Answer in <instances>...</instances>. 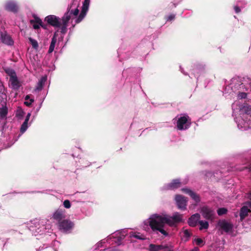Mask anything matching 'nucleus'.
<instances>
[{
    "instance_id": "28",
    "label": "nucleus",
    "mask_w": 251,
    "mask_h": 251,
    "mask_svg": "<svg viewBox=\"0 0 251 251\" xmlns=\"http://www.w3.org/2000/svg\"><path fill=\"white\" fill-rule=\"evenodd\" d=\"M28 121H27V119H25V121L23 123V124L21 126V128H20V132L22 133H24L27 128V124H28Z\"/></svg>"
},
{
    "instance_id": "7",
    "label": "nucleus",
    "mask_w": 251,
    "mask_h": 251,
    "mask_svg": "<svg viewBox=\"0 0 251 251\" xmlns=\"http://www.w3.org/2000/svg\"><path fill=\"white\" fill-rule=\"evenodd\" d=\"M89 3L90 0H84L83 1L81 12L78 18L75 20V23L76 24L79 23L85 17L88 10Z\"/></svg>"
},
{
    "instance_id": "18",
    "label": "nucleus",
    "mask_w": 251,
    "mask_h": 251,
    "mask_svg": "<svg viewBox=\"0 0 251 251\" xmlns=\"http://www.w3.org/2000/svg\"><path fill=\"white\" fill-rule=\"evenodd\" d=\"M64 217V211L61 209L56 210L52 216L53 219L58 221L59 222L61 221Z\"/></svg>"
},
{
    "instance_id": "31",
    "label": "nucleus",
    "mask_w": 251,
    "mask_h": 251,
    "mask_svg": "<svg viewBox=\"0 0 251 251\" xmlns=\"http://www.w3.org/2000/svg\"><path fill=\"white\" fill-rule=\"evenodd\" d=\"M28 40L31 44L32 48L36 50L38 48V43L37 41L31 37H29Z\"/></svg>"
},
{
    "instance_id": "47",
    "label": "nucleus",
    "mask_w": 251,
    "mask_h": 251,
    "mask_svg": "<svg viewBox=\"0 0 251 251\" xmlns=\"http://www.w3.org/2000/svg\"><path fill=\"white\" fill-rule=\"evenodd\" d=\"M180 70L181 72L183 74H184L185 75H187V74H185L184 72H183V69H182L181 67H180Z\"/></svg>"
},
{
    "instance_id": "12",
    "label": "nucleus",
    "mask_w": 251,
    "mask_h": 251,
    "mask_svg": "<svg viewBox=\"0 0 251 251\" xmlns=\"http://www.w3.org/2000/svg\"><path fill=\"white\" fill-rule=\"evenodd\" d=\"M201 213L203 217L208 220L212 219L214 215V210L206 206L201 208Z\"/></svg>"
},
{
    "instance_id": "27",
    "label": "nucleus",
    "mask_w": 251,
    "mask_h": 251,
    "mask_svg": "<svg viewBox=\"0 0 251 251\" xmlns=\"http://www.w3.org/2000/svg\"><path fill=\"white\" fill-rule=\"evenodd\" d=\"M8 109L6 106L4 107H0V117L1 118H4L7 114Z\"/></svg>"
},
{
    "instance_id": "16",
    "label": "nucleus",
    "mask_w": 251,
    "mask_h": 251,
    "mask_svg": "<svg viewBox=\"0 0 251 251\" xmlns=\"http://www.w3.org/2000/svg\"><path fill=\"white\" fill-rule=\"evenodd\" d=\"M182 191L184 193L189 195L195 202H198L200 201L199 196L191 190L187 188H184L182 189Z\"/></svg>"
},
{
    "instance_id": "14",
    "label": "nucleus",
    "mask_w": 251,
    "mask_h": 251,
    "mask_svg": "<svg viewBox=\"0 0 251 251\" xmlns=\"http://www.w3.org/2000/svg\"><path fill=\"white\" fill-rule=\"evenodd\" d=\"M0 39L2 43L4 44L11 46L13 45L14 41L11 36L7 34L6 32H1Z\"/></svg>"
},
{
    "instance_id": "51",
    "label": "nucleus",
    "mask_w": 251,
    "mask_h": 251,
    "mask_svg": "<svg viewBox=\"0 0 251 251\" xmlns=\"http://www.w3.org/2000/svg\"><path fill=\"white\" fill-rule=\"evenodd\" d=\"M249 197H250V199L251 200V192L250 193Z\"/></svg>"
},
{
    "instance_id": "34",
    "label": "nucleus",
    "mask_w": 251,
    "mask_h": 251,
    "mask_svg": "<svg viewBox=\"0 0 251 251\" xmlns=\"http://www.w3.org/2000/svg\"><path fill=\"white\" fill-rule=\"evenodd\" d=\"M194 241L199 246H203L204 244V242L201 238H195Z\"/></svg>"
},
{
    "instance_id": "50",
    "label": "nucleus",
    "mask_w": 251,
    "mask_h": 251,
    "mask_svg": "<svg viewBox=\"0 0 251 251\" xmlns=\"http://www.w3.org/2000/svg\"><path fill=\"white\" fill-rule=\"evenodd\" d=\"M248 169H249V171H251V165L250 166V167H249V168H248Z\"/></svg>"
},
{
    "instance_id": "45",
    "label": "nucleus",
    "mask_w": 251,
    "mask_h": 251,
    "mask_svg": "<svg viewBox=\"0 0 251 251\" xmlns=\"http://www.w3.org/2000/svg\"><path fill=\"white\" fill-rule=\"evenodd\" d=\"M199 251V249L197 247H195L192 250H191V251Z\"/></svg>"
},
{
    "instance_id": "43",
    "label": "nucleus",
    "mask_w": 251,
    "mask_h": 251,
    "mask_svg": "<svg viewBox=\"0 0 251 251\" xmlns=\"http://www.w3.org/2000/svg\"><path fill=\"white\" fill-rule=\"evenodd\" d=\"M30 116H31V114L30 113H28L27 115L26 116L25 119H27V121H29Z\"/></svg>"
},
{
    "instance_id": "23",
    "label": "nucleus",
    "mask_w": 251,
    "mask_h": 251,
    "mask_svg": "<svg viewBox=\"0 0 251 251\" xmlns=\"http://www.w3.org/2000/svg\"><path fill=\"white\" fill-rule=\"evenodd\" d=\"M46 77H42L39 81L36 90L40 91L42 89L43 85L46 81Z\"/></svg>"
},
{
    "instance_id": "33",
    "label": "nucleus",
    "mask_w": 251,
    "mask_h": 251,
    "mask_svg": "<svg viewBox=\"0 0 251 251\" xmlns=\"http://www.w3.org/2000/svg\"><path fill=\"white\" fill-rule=\"evenodd\" d=\"M227 211V210L226 208H220L218 209L217 213L219 215L221 216V215H222L223 214L226 213Z\"/></svg>"
},
{
    "instance_id": "29",
    "label": "nucleus",
    "mask_w": 251,
    "mask_h": 251,
    "mask_svg": "<svg viewBox=\"0 0 251 251\" xmlns=\"http://www.w3.org/2000/svg\"><path fill=\"white\" fill-rule=\"evenodd\" d=\"M182 220V216L178 213H174V224L176 222H179Z\"/></svg>"
},
{
    "instance_id": "26",
    "label": "nucleus",
    "mask_w": 251,
    "mask_h": 251,
    "mask_svg": "<svg viewBox=\"0 0 251 251\" xmlns=\"http://www.w3.org/2000/svg\"><path fill=\"white\" fill-rule=\"evenodd\" d=\"M25 99V101L24 102V104L28 107L30 106L32 103L34 101L33 99L30 98V95H26Z\"/></svg>"
},
{
    "instance_id": "48",
    "label": "nucleus",
    "mask_w": 251,
    "mask_h": 251,
    "mask_svg": "<svg viewBox=\"0 0 251 251\" xmlns=\"http://www.w3.org/2000/svg\"><path fill=\"white\" fill-rule=\"evenodd\" d=\"M23 114H24V112H23V111H21L19 113V114H18V115L21 116H22Z\"/></svg>"
},
{
    "instance_id": "39",
    "label": "nucleus",
    "mask_w": 251,
    "mask_h": 251,
    "mask_svg": "<svg viewBox=\"0 0 251 251\" xmlns=\"http://www.w3.org/2000/svg\"><path fill=\"white\" fill-rule=\"evenodd\" d=\"M61 32L63 34H65L67 30V25L61 24Z\"/></svg>"
},
{
    "instance_id": "35",
    "label": "nucleus",
    "mask_w": 251,
    "mask_h": 251,
    "mask_svg": "<svg viewBox=\"0 0 251 251\" xmlns=\"http://www.w3.org/2000/svg\"><path fill=\"white\" fill-rule=\"evenodd\" d=\"M133 237H135V238H137V239H138L140 240H142L145 239L144 236L140 234V233H135L133 235Z\"/></svg>"
},
{
    "instance_id": "9",
    "label": "nucleus",
    "mask_w": 251,
    "mask_h": 251,
    "mask_svg": "<svg viewBox=\"0 0 251 251\" xmlns=\"http://www.w3.org/2000/svg\"><path fill=\"white\" fill-rule=\"evenodd\" d=\"M4 8L6 11L15 13L18 11L19 6L14 0H8L5 3Z\"/></svg>"
},
{
    "instance_id": "4",
    "label": "nucleus",
    "mask_w": 251,
    "mask_h": 251,
    "mask_svg": "<svg viewBox=\"0 0 251 251\" xmlns=\"http://www.w3.org/2000/svg\"><path fill=\"white\" fill-rule=\"evenodd\" d=\"M191 119L186 114H180L176 117V129L177 130H186L191 126Z\"/></svg>"
},
{
    "instance_id": "24",
    "label": "nucleus",
    "mask_w": 251,
    "mask_h": 251,
    "mask_svg": "<svg viewBox=\"0 0 251 251\" xmlns=\"http://www.w3.org/2000/svg\"><path fill=\"white\" fill-rule=\"evenodd\" d=\"M56 42V39L55 38V37H53L51 39V43H50V46L49 47V49L48 50L49 53H50L53 51Z\"/></svg>"
},
{
    "instance_id": "44",
    "label": "nucleus",
    "mask_w": 251,
    "mask_h": 251,
    "mask_svg": "<svg viewBox=\"0 0 251 251\" xmlns=\"http://www.w3.org/2000/svg\"><path fill=\"white\" fill-rule=\"evenodd\" d=\"M198 72V70L197 69L194 70L193 73H194L195 77H197V75H196V73H197Z\"/></svg>"
},
{
    "instance_id": "1",
    "label": "nucleus",
    "mask_w": 251,
    "mask_h": 251,
    "mask_svg": "<svg viewBox=\"0 0 251 251\" xmlns=\"http://www.w3.org/2000/svg\"><path fill=\"white\" fill-rule=\"evenodd\" d=\"M251 91V80L249 78L244 79L239 77L232 78L230 83L226 86L223 94L226 97L232 98L236 95L237 99H246Z\"/></svg>"
},
{
    "instance_id": "40",
    "label": "nucleus",
    "mask_w": 251,
    "mask_h": 251,
    "mask_svg": "<svg viewBox=\"0 0 251 251\" xmlns=\"http://www.w3.org/2000/svg\"><path fill=\"white\" fill-rule=\"evenodd\" d=\"M31 24L33 25V28L35 29H38L41 26L40 25H39V23H33Z\"/></svg>"
},
{
    "instance_id": "30",
    "label": "nucleus",
    "mask_w": 251,
    "mask_h": 251,
    "mask_svg": "<svg viewBox=\"0 0 251 251\" xmlns=\"http://www.w3.org/2000/svg\"><path fill=\"white\" fill-rule=\"evenodd\" d=\"M191 236V233L188 230H184L183 232V235L182 238L185 241H186L188 240Z\"/></svg>"
},
{
    "instance_id": "15",
    "label": "nucleus",
    "mask_w": 251,
    "mask_h": 251,
    "mask_svg": "<svg viewBox=\"0 0 251 251\" xmlns=\"http://www.w3.org/2000/svg\"><path fill=\"white\" fill-rule=\"evenodd\" d=\"M200 219V215L198 213L193 215L188 220L189 225L192 227L196 226Z\"/></svg>"
},
{
    "instance_id": "8",
    "label": "nucleus",
    "mask_w": 251,
    "mask_h": 251,
    "mask_svg": "<svg viewBox=\"0 0 251 251\" xmlns=\"http://www.w3.org/2000/svg\"><path fill=\"white\" fill-rule=\"evenodd\" d=\"M89 3L90 0H84L83 1L81 12L78 18L75 20V23L76 24L79 23L85 17L88 10Z\"/></svg>"
},
{
    "instance_id": "6",
    "label": "nucleus",
    "mask_w": 251,
    "mask_h": 251,
    "mask_svg": "<svg viewBox=\"0 0 251 251\" xmlns=\"http://www.w3.org/2000/svg\"><path fill=\"white\" fill-rule=\"evenodd\" d=\"M45 21L47 22L48 25L55 27H59L61 25L60 18L53 15H50L47 16L45 18Z\"/></svg>"
},
{
    "instance_id": "25",
    "label": "nucleus",
    "mask_w": 251,
    "mask_h": 251,
    "mask_svg": "<svg viewBox=\"0 0 251 251\" xmlns=\"http://www.w3.org/2000/svg\"><path fill=\"white\" fill-rule=\"evenodd\" d=\"M6 106V95H0V107H4Z\"/></svg>"
},
{
    "instance_id": "19",
    "label": "nucleus",
    "mask_w": 251,
    "mask_h": 251,
    "mask_svg": "<svg viewBox=\"0 0 251 251\" xmlns=\"http://www.w3.org/2000/svg\"><path fill=\"white\" fill-rule=\"evenodd\" d=\"M166 248V245H155L151 244L149 246V251H161Z\"/></svg>"
},
{
    "instance_id": "20",
    "label": "nucleus",
    "mask_w": 251,
    "mask_h": 251,
    "mask_svg": "<svg viewBox=\"0 0 251 251\" xmlns=\"http://www.w3.org/2000/svg\"><path fill=\"white\" fill-rule=\"evenodd\" d=\"M30 24H32L33 23H39V25H40L41 26L45 29H48V24H44L42 20L38 17H34V20H31L30 21Z\"/></svg>"
},
{
    "instance_id": "38",
    "label": "nucleus",
    "mask_w": 251,
    "mask_h": 251,
    "mask_svg": "<svg viewBox=\"0 0 251 251\" xmlns=\"http://www.w3.org/2000/svg\"><path fill=\"white\" fill-rule=\"evenodd\" d=\"M63 205L66 208H69L71 207V204L70 201L66 200L63 202Z\"/></svg>"
},
{
    "instance_id": "32",
    "label": "nucleus",
    "mask_w": 251,
    "mask_h": 251,
    "mask_svg": "<svg viewBox=\"0 0 251 251\" xmlns=\"http://www.w3.org/2000/svg\"><path fill=\"white\" fill-rule=\"evenodd\" d=\"M79 10L77 8H76L75 10L71 9V6L70 7L68 8V11L67 12H69V14L71 15V14H73L74 16H77L79 13Z\"/></svg>"
},
{
    "instance_id": "42",
    "label": "nucleus",
    "mask_w": 251,
    "mask_h": 251,
    "mask_svg": "<svg viewBox=\"0 0 251 251\" xmlns=\"http://www.w3.org/2000/svg\"><path fill=\"white\" fill-rule=\"evenodd\" d=\"M6 73L9 75L10 76L13 75V73H15V71H13V70H10L9 71H7Z\"/></svg>"
},
{
    "instance_id": "5",
    "label": "nucleus",
    "mask_w": 251,
    "mask_h": 251,
    "mask_svg": "<svg viewBox=\"0 0 251 251\" xmlns=\"http://www.w3.org/2000/svg\"><path fill=\"white\" fill-rule=\"evenodd\" d=\"M218 226L219 227L220 229L223 230L227 233L232 234L233 225L230 222L226 220H220L218 223Z\"/></svg>"
},
{
    "instance_id": "37",
    "label": "nucleus",
    "mask_w": 251,
    "mask_h": 251,
    "mask_svg": "<svg viewBox=\"0 0 251 251\" xmlns=\"http://www.w3.org/2000/svg\"><path fill=\"white\" fill-rule=\"evenodd\" d=\"M180 185V181L178 179H174V188H178Z\"/></svg>"
},
{
    "instance_id": "41",
    "label": "nucleus",
    "mask_w": 251,
    "mask_h": 251,
    "mask_svg": "<svg viewBox=\"0 0 251 251\" xmlns=\"http://www.w3.org/2000/svg\"><path fill=\"white\" fill-rule=\"evenodd\" d=\"M234 10L236 13H238L241 11V9L237 5L234 7Z\"/></svg>"
},
{
    "instance_id": "3",
    "label": "nucleus",
    "mask_w": 251,
    "mask_h": 251,
    "mask_svg": "<svg viewBox=\"0 0 251 251\" xmlns=\"http://www.w3.org/2000/svg\"><path fill=\"white\" fill-rule=\"evenodd\" d=\"M149 226L153 231H159L165 236L168 235V233L164 229L166 224L170 226L173 225L171 219L167 216H161L158 214H153L149 218Z\"/></svg>"
},
{
    "instance_id": "10",
    "label": "nucleus",
    "mask_w": 251,
    "mask_h": 251,
    "mask_svg": "<svg viewBox=\"0 0 251 251\" xmlns=\"http://www.w3.org/2000/svg\"><path fill=\"white\" fill-rule=\"evenodd\" d=\"M175 200L178 208L181 210L186 209L187 203V199L181 195H176L175 197Z\"/></svg>"
},
{
    "instance_id": "2",
    "label": "nucleus",
    "mask_w": 251,
    "mask_h": 251,
    "mask_svg": "<svg viewBox=\"0 0 251 251\" xmlns=\"http://www.w3.org/2000/svg\"><path fill=\"white\" fill-rule=\"evenodd\" d=\"M232 116L239 129L246 130L251 128V105L240 104L238 101L232 104Z\"/></svg>"
},
{
    "instance_id": "36",
    "label": "nucleus",
    "mask_w": 251,
    "mask_h": 251,
    "mask_svg": "<svg viewBox=\"0 0 251 251\" xmlns=\"http://www.w3.org/2000/svg\"><path fill=\"white\" fill-rule=\"evenodd\" d=\"M5 95V88L2 82L0 80V95Z\"/></svg>"
},
{
    "instance_id": "17",
    "label": "nucleus",
    "mask_w": 251,
    "mask_h": 251,
    "mask_svg": "<svg viewBox=\"0 0 251 251\" xmlns=\"http://www.w3.org/2000/svg\"><path fill=\"white\" fill-rule=\"evenodd\" d=\"M13 75L10 76L9 80L11 82L13 89L18 90L20 87L19 81L18 80L16 73H13Z\"/></svg>"
},
{
    "instance_id": "11",
    "label": "nucleus",
    "mask_w": 251,
    "mask_h": 251,
    "mask_svg": "<svg viewBox=\"0 0 251 251\" xmlns=\"http://www.w3.org/2000/svg\"><path fill=\"white\" fill-rule=\"evenodd\" d=\"M73 226V223L68 220H63L59 222V229L64 231H67L71 229Z\"/></svg>"
},
{
    "instance_id": "46",
    "label": "nucleus",
    "mask_w": 251,
    "mask_h": 251,
    "mask_svg": "<svg viewBox=\"0 0 251 251\" xmlns=\"http://www.w3.org/2000/svg\"><path fill=\"white\" fill-rule=\"evenodd\" d=\"M173 19V15H170L168 17V20H172Z\"/></svg>"
},
{
    "instance_id": "49",
    "label": "nucleus",
    "mask_w": 251,
    "mask_h": 251,
    "mask_svg": "<svg viewBox=\"0 0 251 251\" xmlns=\"http://www.w3.org/2000/svg\"><path fill=\"white\" fill-rule=\"evenodd\" d=\"M169 187H170V188H169V189H171V188H172V187H173V183H170L169 184Z\"/></svg>"
},
{
    "instance_id": "22",
    "label": "nucleus",
    "mask_w": 251,
    "mask_h": 251,
    "mask_svg": "<svg viewBox=\"0 0 251 251\" xmlns=\"http://www.w3.org/2000/svg\"><path fill=\"white\" fill-rule=\"evenodd\" d=\"M71 19V16L69 12H66L64 15L62 17L61 20L63 25H68V23Z\"/></svg>"
},
{
    "instance_id": "13",
    "label": "nucleus",
    "mask_w": 251,
    "mask_h": 251,
    "mask_svg": "<svg viewBox=\"0 0 251 251\" xmlns=\"http://www.w3.org/2000/svg\"><path fill=\"white\" fill-rule=\"evenodd\" d=\"M251 201L248 202L246 205L243 206L240 212V219L242 221L247 215L249 212L251 211Z\"/></svg>"
},
{
    "instance_id": "21",
    "label": "nucleus",
    "mask_w": 251,
    "mask_h": 251,
    "mask_svg": "<svg viewBox=\"0 0 251 251\" xmlns=\"http://www.w3.org/2000/svg\"><path fill=\"white\" fill-rule=\"evenodd\" d=\"M198 223L200 225V230L206 229L209 227V223L206 221L200 220Z\"/></svg>"
}]
</instances>
